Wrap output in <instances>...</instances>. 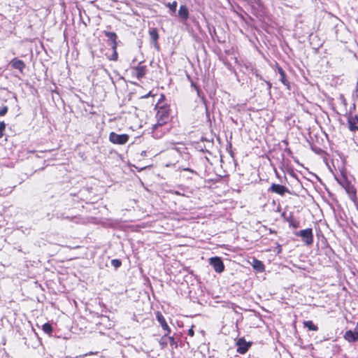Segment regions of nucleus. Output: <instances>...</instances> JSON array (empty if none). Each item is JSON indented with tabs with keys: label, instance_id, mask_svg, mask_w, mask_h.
<instances>
[{
	"label": "nucleus",
	"instance_id": "35",
	"mask_svg": "<svg viewBox=\"0 0 358 358\" xmlns=\"http://www.w3.org/2000/svg\"><path fill=\"white\" fill-rule=\"evenodd\" d=\"M278 253L281 252V245H278Z\"/></svg>",
	"mask_w": 358,
	"mask_h": 358
},
{
	"label": "nucleus",
	"instance_id": "2",
	"mask_svg": "<svg viewBox=\"0 0 358 358\" xmlns=\"http://www.w3.org/2000/svg\"><path fill=\"white\" fill-rule=\"evenodd\" d=\"M294 235L301 237L302 241L307 245H311L313 242V229L311 228L296 231Z\"/></svg>",
	"mask_w": 358,
	"mask_h": 358
},
{
	"label": "nucleus",
	"instance_id": "39",
	"mask_svg": "<svg viewBox=\"0 0 358 358\" xmlns=\"http://www.w3.org/2000/svg\"><path fill=\"white\" fill-rule=\"evenodd\" d=\"M187 178H191L192 177L189 176V174H187Z\"/></svg>",
	"mask_w": 358,
	"mask_h": 358
},
{
	"label": "nucleus",
	"instance_id": "14",
	"mask_svg": "<svg viewBox=\"0 0 358 358\" xmlns=\"http://www.w3.org/2000/svg\"><path fill=\"white\" fill-rule=\"evenodd\" d=\"M178 15L182 20L186 21L189 18V10L185 5H181L178 10Z\"/></svg>",
	"mask_w": 358,
	"mask_h": 358
},
{
	"label": "nucleus",
	"instance_id": "17",
	"mask_svg": "<svg viewBox=\"0 0 358 358\" xmlns=\"http://www.w3.org/2000/svg\"><path fill=\"white\" fill-rule=\"evenodd\" d=\"M286 220L289 223V227H292L294 229L299 227V221L294 219L292 215L289 216V217H287Z\"/></svg>",
	"mask_w": 358,
	"mask_h": 358
},
{
	"label": "nucleus",
	"instance_id": "20",
	"mask_svg": "<svg viewBox=\"0 0 358 358\" xmlns=\"http://www.w3.org/2000/svg\"><path fill=\"white\" fill-rule=\"evenodd\" d=\"M349 129L351 131H358V126L356 125V122L352 118L348 119Z\"/></svg>",
	"mask_w": 358,
	"mask_h": 358
},
{
	"label": "nucleus",
	"instance_id": "9",
	"mask_svg": "<svg viewBox=\"0 0 358 358\" xmlns=\"http://www.w3.org/2000/svg\"><path fill=\"white\" fill-rule=\"evenodd\" d=\"M104 35L108 38V41L110 42V45L112 49H117V36L115 32L104 31Z\"/></svg>",
	"mask_w": 358,
	"mask_h": 358
},
{
	"label": "nucleus",
	"instance_id": "4",
	"mask_svg": "<svg viewBox=\"0 0 358 358\" xmlns=\"http://www.w3.org/2000/svg\"><path fill=\"white\" fill-rule=\"evenodd\" d=\"M158 108L157 113L156 114V117L157 119V122H163V124H166L169 117V110L167 106H156Z\"/></svg>",
	"mask_w": 358,
	"mask_h": 358
},
{
	"label": "nucleus",
	"instance_id": "24",
	"mask_svg": "<svg viewBox=\"0 0 358 358\" xmlns=\"http://www.w3.org/2000/svg\"><path fill=\"white\" fill-rule=\"evenodd\" d=\"M177 5V2L174 1L172 3H168L166 6L169 7L173 13H175L176 10Z\"/></svg>",
	"mask_w": 358,
	"mask_h": 358
},
{
	"label": "nucleus",
	"instance_id": "30",
	"mask_svg": "<svg viewBox=\"0 0 358 358\" xmlns=\"http://www.w3.org/2000/svg\"><path fill=\"white\" fill-rule=\"evenodd\" d=\"M57 217L59 219H70L68 216H64V214H57Z\"/></svg>",
	"mask_w": 358,
	"mask_h": 358
},
{
	"label": "nucleus",
	"instance_id": "34",
	"mask_svg": "<svg viewBox=\"0 0 358 358\" xmlns=\"http://www.w3.org/2000/svg\"><path fill=\"white\" fill-rule=\"evenodd\" d=\"M278 253L281 252V245H278Z\"/></svg>",
	"mask_w": 358,
	"mask_h": 358
},
{
	"label": "nucleus",
	"instance_id": "13",
	"mask_svg": "<svg viewBox=\"0 0 358 358\" xmlns=\"http://www.w3.org/2000/svg\"><path fill=\"white\" fill-rule=\"evenodd\" d=\"M278 71L280 76V78L279 79L280 81H281L282 83V84L287 87V90H290V84H289V82L287 79V76L285 74V72L280 66L278 67Z\"/></svg>",
	"mask_w": 358,
	"mask_h": 358
},
{
	"label": "nucleus",
	"instance_id": "11",
	"mask_svg": "<svg viewBox=\"0 0 358 358\" xmlns=\"http://www.w3.org/2000/svg\"><path fill=\"white\" fill-rule=\"evenodd\" d=\"M10 65L15 69L19 70L21 73H22L23 70L25 68V64L22 60H20L17 58H14L10 62Z\"/></svg>",
	"mask_w": 358,
	"mask_h": 358
},
{
	"label": "nucleus",
	"instance_id": "3",
	"mask_svg": "<svg viewBox=\"0 0 358 358\" xmlns=\"http://www.w3.org/2000/svg\"><path fill=\"white\" fill-rule=\"evenodd\" d=\"M129 139V136L127 134H117L115 132H110L109 134V141L117 145H124L126 144Z\"/></svg>",
	"mask_w": 358,
	"mask_h": 358
},
{
	"label": "nucleus",
	"instance_id": "31",
	"mask_svg": "<svg viewBox=\"0 0 358 358\" xmlns=\"http://www.w3.org/2000/svg\"><path fill=\"white\" fill-rule=\"evenodd\" d=\"M188 334L190 336H193L194 334V331L192 329H189V331H188Z\"/></svg>",
	"mask_w": 358,
	"mask_h": 358
},
{
	"label": "nucleus",
	"instance_id": "12",
	"mask_svg": "<svg viewBox=\"0 0 358 358\" xmlns=\"http://www.w3.org/2000/svg\"><path fill=\"white\" fill-rule=\"evenodd\" d=\"M133 70L138 79L143 78L146 74V66H142L141 63L137 66L134 67Z\"/></svg>",
	"mask_w": 358,
	"mask_h": 358
},
{
	"label": "nucleus",
	"instance_id": "33",
	"mask_svg": "<svg viewBox=\"0 0 358 358\" xmlns=\"http://www.w3.org/2000/svg\"><path fill=\"white\" fill-rule=\"evenodd\" d=\"M267 86L268 89L271 88V83L270 82H266Z\"/></svg>",
	"mask_w": 358,
	"mask_h": 358
},
{
	"label": "nucleus",
	"instance_id": "23",
	"mask_svg": "<svg viewBox=\"0 0 358 358\" xmlns=\"http://www.w3.org/2000/svg\"><path fill=\"white\" fill-rule=\"evenodd\" d=\"M169 334L166 333L160 339L159 341V345H161L162 348H164L167 345V336Z\"/></svg>",
	"mask_w": 358,
	"mask_h": 358
},
{
	"label": "nucleus",
	"instance_id": "18",
	"mask_svg": "<svg viewBox=\"0 0 358 358\" xmlns=\"http://www.w3.org/2000/svg\"><path fill=\"white\" fill-rule=\"evenodd\" d=\"M167 339L169 341L171 347L175 348H178L177 335L176 334L172 336H167Z\"/></svg>",
	"mask_w": 358,
	"mask_h": 358
},
{
	"label": "nucleus",
	"instance_id": "1",
	"mask_svg": "<svg viewBox=\"0 0 358 358\" xmlns=\"http://www.w3.org/2000/svg\"><path fill=\"white\" fill-rule=\"evenodd\" d=\"M169 131V127L163 122H157L152 128V136L155 138H161L165 134Z\"/></svg>",
	"mask_w": 358,
	"mask_h": 358
},
{
	"label": "nucleus",
	"instance_id": "22",
	"mask_svg": "<svg viewBox=\"0 0 358 358\" xmlns=\"http://www.w3.org/2000/svg\"><path fill=\"white\" fill-rule=\"evenodd\" d=\"M43 331L48 334H50L52 332V327L50 324L45 323L42 327Z\"/></svg>",
	"mask_w": 358,
	"mask_h": 358
},
{
	"label": "nucleus",
	"instance_id": "29",
	"mask_svg": "<svg viewBox=\"0 0 358 358\" xmlns=\"http://www.w3.org/2000/svg\"><path fill=\"white\" fill-rule=\"evenodd\" d=\"M183 171L185 172H189L192 174H196V172L191 169H189V168H187V169H183Z\"/></svg>",
	"mask_w": 358,
	"mask_h": 358
},
{
	"label": "nucleus",
	"instance_id": "7",
	"mask_svg": "<svg viewBox=\"0 0 358 358\" xmlns=\"http://www.w3.org/2000/svg\"><path fill=\"white\" fill-rule=\"evenodd\" d=\"M268 192L283 196L285 193H289V190L284 185L273 183L268 188Z\"/></svg>",
	"mask_w": 358,
	"mask_h": 358
},
{
	"label": "nucleus",
	"instance_id": "36",
	"mask_svg": "<svg viewBox=\"0 0 358 358\" xmlns=\"http://www.w3.org/2000/svg\"><path fill=\"white\" fill-rule=\"evenodd\" d=\"M355 120V122H358V117L357 116H355V119H353Z\"/></svg>",
	"mask_w": 358,
	"mask_h": 358
},
{
	"label": "nucleus",
	"instance_id": "40",
	"mask_svg": "<svg viewBox=\"0 0 358 358\" xmlns=\"http://www.w3.org/2000/svg\"><path fill=\"white\" fill-rule=\"evenodd\" d=\"M213 32H214L215 34H216L215 29H213Z\"/></svg>",
	"mask_w": 358,
	"mask_h": 358
},
{
	"label": "nucleus",
	"instance_id": "37",
	"mask_svg": "<svg viewBox=\"0 0 358 358\" xmlns=\"http://www.w3.org/2000/svg\"><path fill=\"white\" fill-rule=\"evenodd\" d=\"M355 205H356V207H357V211H358V203H356V202H355Z\"/></svg>",
	"mask_w": 358,
	"mask_h": 358
},
{
	"label": "nucleus",
	"instance_id": "21",
	"mask_svg": "<svg viewBox=\"0 0 358 358\" xmlns=\"http://www.w3.org/2000/svg\"><path fill=\"white\" fill-rule=\"evenodd\" d=\"M254 268L259 271H262L264 268V266L261 261L255 259Z\"/></svg>",
	"mask_w": 358,
	"mask_h": 358
},
{
	"label": "nucleus",
	"instance_id": "19",
	"mask_svg": "<svg viewBox=\"0 0 358 358\" xmlns=\"http://www.w3.org/2000/svg\"><path fill=\"white\" fill-rule=\"evenodd\" d=\"M304 327H307L310 331H317L318 327L313 324L311 320L305 321L303 322Z\"/></svg>",
	"mask_w": 358,
	"mask_h": 358
},
{
	"label": "nucleus",
	"instance_id": "8",
	"mask_svg": "<svg viewBox=\"0 0 358 358\" xmlns=\"http://www.w3.org/2000/svg\"><path fill=\"white\" fill-rule=\"evenodd\" d=\"M343 338L349 343L358 342V331L348 330L344 334Z\"/></svg>",
	"mask_w": 358,
	"mask_h": 358
},
{
	"label": "nucleus",
	"instance_id": "28",
	"mask_svg": "<svg viewBox=\"0 0 358 358\" xmlns=\"http://www.w3.org/2000/svg\"><path fill=\"white\" fill-rule=\"evenodd\" d=\"M6 124L4 122H0V138L3 136V131L5 129Z\"/></svg>",
	"mask_w": 358,
	"mask_h": 358
},
{
	"label": "nucleus",
	"instance_id": "27",
	"mask_svg": "<svg viewBox=\"0 0 358 358\" xmlns=\"http://www.w3.org/2000/svg\"><path fill=\"white\" fill-rule=\"evenodd\" d=\"M8 110V108L6 106H2L0 109V116L5 115L7 113Z\"/></svg>",
	"mask_w": 358,
	"mask_h": 358
},
{
	"label": "nucleus",
	"instance_id": "16",
	"mask_svg": "<svg viewBox=\"0 0 358 358\" xmlns=\"http://www.w3.org/2000/svg\"><path fill=\"white\" fill-rule=\"evenodd\" d=\"M346 192L348 194L350 199L355 202L357 199V192L356 189L353 186L348 185L345 187Z\"/></svg>",
	"mask_w": 358,
	"mask_h": 358
},
{
	"label": "nucleus",
	"instance_id": "10",
	"mask_svg": "<svg viewBox=\"0 0 358 358\" xmlns=\"http://www.w3.org/2000/svg\"><path fill=\"white\" fill-rule=\"evenodd\" d=\"M156 317L160 325L162 326V329L166 331V333L170 334L171 333V329L169 328L167 322H166V320L164 317L162 315V314L160 312H157L156 313Z\"/></svg>",
	"mask_w": 358,
	"mask_h": 358
},
{
	"label": "nucleus",
	"instance_id": "15",
	"mask_svg": "<svg viewBox=\"0 0 358 358\" xmlns=\"http://www.w3.org/2000/svg\"><path fill=\"white\" fill-rule=\"evenodd\" d=\"M149 34L150 36L152 41L155 43V46L158 48L159 46L157 44V40L159 38V34L157 29L156 28L150 29L149 31Z\"/></svg>",
	"mask_w": 358,
	"mask_h": 358
},
{
	"label": "nucleus",
	"instance_id": "32",
	"mask_svg": "<svg viewBox=\"0 0 358 358\" xmlns=\"http://www.w3.org/2000/svg\"><path fill=\"white\" fill-rule=\"evenodd\" d=\"M192 86H193L196 90L198 95L199 96L200 90L199 89V87L196 85H194L193 83L192 84Z\"/></svg>",
	"mask_w": 358,
	"mask_h": 358
},
{
	"label": "nucleus",
	"instance_id": "38",
	"mask_svg": "<svg viewBox=\"0 0 358 358\" xmlns=\"http://www.w3.org/2000/svg\"><path fill=\"white\" fill-rule=\"evenodd\" d=\"M187 178H191L192 177L189 176V174H187Z\"/></svg>",
	"mask_w": 358,
	"mask_h": 358
},
{
	"label": "nucleus",
	"instance_id": "5",
	"mask_svg": "<svg viewBox=\"0 0 358 358\" xmlns=\"http://www.w3.org/2000/svg\"><path fill=\"white\" fill-rule=\"evenodd\" d=\"M209 264L210 266H213L214 270L218 273L223 272L224 270V263H223L222 259L219 257H213L210 258Z\"/></svg>",
	"mask_w": 358,
	"mask_h": 358
},
{
	"label": "nucleus",
	"instance_id": "25",
	"mask_svg": "<svg viewBox=\"0 0 358 358\" xmlns=\"http://www.w3.org/2000/svg\"><path fill=\"white\" fill-rule=\"evenodd\" d=\"M121 264L122 262L120 259H114L111 261V265L115 268H119L121 266Z\"/></svg>",
	"mask_w": 358,
	"mask_h": 358
},
{
	"label": "nucleus",
	"instance_id": "26",
	"mask_svg": "<svg viewBox=\"0 0 358 358\" xmlns=\"http://www.w3.org/2000/svg\"><path fill=\"white\" fill-rule=\"evenodd\" d=\"M112 50H113V52L112 55L109 57V59L113 60V61H117L118 59L117 49H112Z\"/></svg>",
	"mask_w": 358,
	"mask_h": 358
},
{
	"label": "nucleus",
	"instance_id": "6",
	"mask_svg": "<svg viewBox=\"0 0 358 358\" xmlns=\"http://www.w3.org/2000/svg\"><path fill=\"white\" fill-rule=\"evenodd\" d=\"M237 352L243 355L248 352L252 345V342H247L244 337L239 338L236 341Z\"/></svg>",
	"mask_w": 358,
	"mask_h": 358
}]
</instances>
